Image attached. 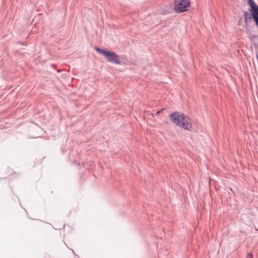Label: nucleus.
I'll return each instance as SVG.
<instances>
[{"mask_svg": "<svg viewBox=\"0 0 258 258\" xmlns=\"http://www.w3.org/2000/svg\"><path fill=\"white\" fill-rule=\"evenodd\" d=\"M95 49L97 52L103 55L108 61L117 64H121L119 56L115 52L102 49L98 47H96Z\"/></svg>", "mask_w": 258, "mask_h": 258, "instance_id": "f257e3e1", "label": "nucleus"}, {"mask_svg": "<svg viewBox=\"0 0 258 258\" xmlns=\"http://www.w3.org/2000/svg\"><path fill=\"white\" fill-rule=\"evenodd\" d=\"M251 17L255 23V24L258 26V9L253 12H250Z\"/></svg>", "mask_w": 258, "mask_h": 258, "instance_id": "423d86ee", "label": "nucleus"}, {"mask_svg": "<svg viewBox=\"0 0 258 258\" xmlns=\"http://www.w3.org/2000/svg\"><path fill=\"white\" fill-rule=\"evenodd\" d=\"M247 4L250 7L249 9L250 13L258 10V6L253 0H247Z\"/></svg>", "mask_w": 258, "mask_h": 258, "instance_id": "39448f33", "label": "nucleus"}, {"mask_svg": "<svg viewBox=\"0 0 258 258\" xmlns=\"http://www.w3.org/2000/svg\"><path fill=\"white\" fill-rule=\"evenodd\" d=\"M179 126L189 131H191L193 128L190 119L187 116L185 117V119H184V121H182Z\"/></svg>", "mask_w": 258, "mask_h": 258, "instance_id": "20e7f679", "label": "nucleus"}, {"mask_svg": "<svg viewBox=\"0 0 258 258\" xmlns=\"http://www.w3.org/2000/svg\"><path fill=\"white\" fill-rule=\"evenodd\" d=\"M247 258H252V254L250 253H248L247 254Z\"/></svg>", "mask_w": 258, "mask_h": 258, "instance_id": "1a4fd4ad", "label": "nucleus"}, {"mask_svg": "<svg viewBox=\"0 0 258 258\" xmlns=\"http://www.w3.org/2000/svg\"><path fill=\"white\" fill-rule=\"evenodd\" d=\"M159 13H160V14H162V15H166V14H168L169 13V11L168 10H165L164 11H162V10H159Z\"/></svg>", "mask_w": 258, "mask_h": 258, "instance_id": "6e6552de", "label": "nucleus"}, {"mask_svg": "<svg viewBox=\"0 0 258 258\" xmlns=\"http://www.w3.org/2000/svg\"><path fill=\"white\" fill-rule=\"evenodd\" d=\"M161 111H157V112H156V114H157V115L159 114H160V113L161 112Z\"/></svg>", "mask_w": 258, "mask_h": 258, "instance_id": "9d476101", "label": "nucleus"}, {"mask_svg": "<svg viewBox=\"0 0 258 258\" xmlns=\"http://www.w3.org/2000/svg\"><path fill=\"white\" fill-rule=\"evenodd\" d=\"M186 116L183 113L178 112H175L169 115V118L172 122L178 126Z\"/></svg>", "mask_w": 258, "mask_h": 258, "instance_id": "7ed1b4c3", "label": "nucleus"}, {"mask_svg": "<svg viewBox=\"0 0 258 258\" xmlns=\"http://www.w3.org/2000/svg\"><path fill=\"white\" fill-rule=\"evenodd\" d=\"M244 21L245 23H247L249 21H251V17L250 16V14L247 12H245L244 13Z\"/></svg>", "mask_w": 258, "mask_h": 258, "instance_id": "0eeeda50", "label": "nucleus"}, {"mask_svg": "<svg viewBox=\"0 0 258 258\" xmlns=\"http://www.w3.org/2000/svg\"><path fill=\"white\" fill-rule=\"evenodd\" d=\"M190 6L189 0H175L174 9L177 13L184 12Z\"/></svg>", "mask_w": 258, "mask_h": 258, "instance_id": "f03ea898", "label": "nucleus"}]
</instances>
